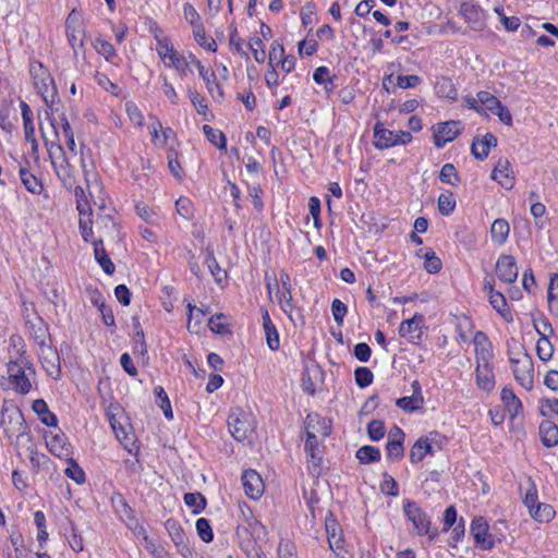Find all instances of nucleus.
I'll list each match as a JSON object with an SVG mask.
<instances>
[{"mask_svg": "<svg viewBox=\"0 0 558 558\" xmlns=\"http://www.w3.org/2000/svg\"><path fill=\"white\" fill-rule=\"evenodd\" d=\"M1 425L9 438L19 437L25 430L24 418L19 409L3 411Z\"/></svg>", "mask_w": 558, "mask_h": 558, "instance_id": "nucleus-10", "label": "nucleus"}, {"mask_svg": "<svg viewBox=\"0 0 558 558\" xmlns=\"http://www.w3.org/2000/svg\"><path fill=\"white\" fill-rule=\"evenodd\" d=\"M22 119L26 140H33L35 136V126L33 122V112L26 102L21 104Z\"/></svg>", "mask_w": 558, "mask_h": 558, "instance_id": "nucleus-37", "label": "nucleus"}, {"mask_svg": "<svg viewBox=\"0 0 558 558\" xmlns=\"http://www.w3.org/2000/svg\"><path fill=\"white\" fill-rule=\"evenodd\" d=\"M356 458L361 463L376 462L380 459V451L373 446H363L356 451Z\"/></svg>", "mask_w": 558, "mask_h": 558, "instance_id": "nucleus-39", "label": "nucleus"}, {"mask_svg": "<svg viewBox=\"0 0 558 558\" xmlns=\"http://www.w3.org/2000/svg\"><path fill=\"white\" fill-rule=\"evenodd\" d=\"M206 263H207L208 269H209L210 274L214 276L215 280L217 282H221L226 278V271L219 267L213 253L207 254Z\"/></svg>", "mask_w": 558, "mask_h": 558, "instance_id": "nucleus-53", "label": "nucleus"}, {"mask_svg": "<svg viewBox=\"0 0 558 558\" xmlns=\"http://www.w3.org/2000/svg\"><path fill=\"white\" fill-rule=\"evenodd\" d=\"M437 90L442 96L456 99L457 98V89L453 87L451 81L449 78H442L440 82L436 85Z\"/></svg>", "mask_w": 558, "mask_h": 558, "instance_id": "nucleus-60", "label": "nucleus"}, {"mask_svg": "<svg viewBox=\"0 0 558 558\" xmlns=\"http://www.w3.org/2000/svg\"><path fill=\"white\" fill-rule=\"evenodd\" d=\"M40 352L39 357L43 364V367L47 372L49 376L52 378H58L61 373L60 364H59V355L56 350H53L50 345H48L45 340L39 342Z\"/></svg>", "mask_w": 558, "mask_h": 558, "instance_id": "nucleus-12", "label": "nucleus"}, {"mask_svg": "<svg viewBox=\"0 0 558 558\" xmlns=\"http://www.w3.org/2000/svg\"><path fill=\"white\" fill-rule=\"evenodd\" d=\"M456 208V201L452 194H440L438 197V210L441 215L448 216Z\"/></svg>", "mask_w": 558, "mask_h": 558, "instance_id": "nucleus-48", "label": "nucleus"}, {"mask_svg": "<svg viewBox=\"0 0 558 558\" xmlns=\"http://www.w3.org/2000/svg\"><path fill=\"white\" fill-rule=\"evenodd\" d=\"M316 7L312 2L305 3L301 9V21L304 26L313 24L315 20Z\"/></svg>", "mask_w": 558, "mask_h": 558, "instance_id": "nucleus-62", "label": "nucleus"}, {"mask_svg": "<svg viewBox=\"0 0 558 558\" xmlns=\"http://www.w3.org/2000/svg\"><path fill=\"white\" fill-rule=\"evenodd\" d=\"M280 282L282 287V291L279 292L278 301L283 310V312L289 316L291 320L292 318V311L294 308L293 298H292V286L290 276L287 272L280 274Z\"/></svg>", "mask_w": 558, "mask_h": 558, "instance_id": "nucleus-18", "label": "nucleus"}, {"mask_svg": "<svg viewBox=\"0 0 558 558\" xmlns=\"http://www.w3.org/2000/svg\"><path fill=\"white\" fill-rule=\"evenodd\" d=\"M501 400L512 415L518 414L522 407L521 401L514 395L513 390L507 387L501 391Z\"/></svg>", "mask_w": 558, "mask_h": 558, "instance_id": "nucleus-36", "label": "nucleus"}, {"mask_svg": "<svg viewBox=\"0 0 558 558\" xmlns=\"http://www.w3.org/2000/svg\"><path fill=\"white\" fill-rule=\"evenodd\" d=\"M460 13L470 23L472 28H481L483 23L481 20V10L471 2H463L460 7Z\"/></svg>", "mask_w": 558, "mask_h": 558, "instance_id": "nucleus-30", "label": "nucleus"}, {"mask_svg": "<svg viewBox=\"0 0 558 558\" xmlns=\"http://www.w3.org/2000/svg\"><path fill=\"white\" fill-rule=\"evenodd\" d=\"M471 533L474 541L484 550H489L494 547L493 535L488 533V524L484 518H475L471 524Z\"/></svg>", "mask_w": 558, "mask_h": 558, "instance_id": "nucleus-14", "label": "nucleus"}, {"mask_svg": "<svg viewBox=\"0 0 558 558\" xmlns=\"http://www.w3.org/2000/svg\"><path fill=\"white\" fill-rule=\"evenodd\" d=\"M404 512L420 535L428 534L429 538L436 536V532L429 534V520L415 502L408 500L404 504Z\"/></svg>", "mask_w": 558, "mask_h": 558, "instance_id": "nucleus-9", "label": "nucleus"}, {"mask_svg": "<svg viewBox=\"0 0 558 558\" xmlns=\"http://www.w3.org/2000/svg\"><path fill=\"white\" fill-rule=\"evenodd\" d=\"M20 178L25 189L33 194H40L43 191V184L37 178L32 174L27 169H20Z\"/></svg>", "mask_w": 558, "mask_h": 558, "instance_id": "nucleus-34", "label": "nucleus"}, {"mask_svg": "<svg viewBox=\"0 0 558 558\" xmlns=\"http://www.w3.org/2000/svg\"><path fill=\"white\" fill-rule=\"evenodd\" d=\"M95 49L98 53L102 54L107 61H110L113 57H116V50L113 46L104 39H96Z\"/></svg>", "mask_w": 558, "mask_h": 558, "instance_id": "nucleus-59", "label": "nucleus"}, {"mask_svg": "<svg viewBox=\"0 0 558 558\" xmlns=\"http://www.w3.org/2000/svg\"><path fill=\"white\" fill-rule=\"evenodd\" d=\"M331 312L335 322L338 325H342L343 317L347 314V305L338 299H335L331 304Z\"/></svg>", "mask_w": 558, "mask_h": 558, "instance_id": "nucleus-63", "label": "nucleus"}, {"mask_svg": "<svg viewBox=\"0 0 558 558\" xmlns=\"http://www.w3.org/2000/svg\"><path fill=\"white\" fill-rule=\"evenodd\" d=\"M496 145V136L492 133H486L482 140L477 137L473 140L471 150L476 159L484 160L488 156L490 147H495Z\"/></svg>", "mask_w": 558, "mask_h": 558, "instance_id": "nucleus-21", "label": "nucleus"}, {"mask_svg": "<svg viewBox=\"0 0 558 558\" xmlns=\"http://www.w3.org/2000/svg\"><path fill=\"white\" fill-rule=\"evenodd\" d=\"M492 306L504 317L509 314V310L507 307V301L502 293L496 292L488 296Z\"/></svg>", "mask_w": 558, "mask_h": 558, "instance_id": "nucleus-49", "label": "nucleus"}, {"mask_svg": "<svg viewBox=\"0 0 558 558\" xmlns=\"http://www.w3.org/2000/svg\"><path fill=\"white\" fill-rule=\"evenodd\" d=\"M189 320H187V328L192 332L197 333L202 324V320L205 316V313L203 310L189 304Z\"/></svg>", "mask_w": 558, "mask_h": 558, "instance_id": "nucleus-38", "label": "nucleus"}, {"mask_svg": "<svg viewBox=\"0 0 558 558\" xmlns=\"http://www.w3.org/2000/svg\"><path fill=\"white\" fill-rule=\"evenodd\" d=\"M62 133L66 141V146L70 151L76 154V144L74 140V133L72 131V128L65 117H62Z\"/></svg>", "mask_w": 558, "mask_h": 558, "instance_id": "nucleus-58", "label": "nucleus"}, {"mask_svg": "<svg viewBox=\"0 0 558 558\" xmlns=\"http://www.w3.org/2000/svg\"><path fill=\"white\" fill-rule=\"evenodd\" d=\"M104 206L98 208L96 219H92L93 213L86 214L80 218V229L85 241L93 240V228L98 233V238L102 234V240L113 238L118 232V225L112 220L109 214H104Z\"/></svg>", "mask_w": 558, "mask_h": 558, "instance_id": "nucleus-1", "label": "nucleus"}, {"mask_svg": "<svg viewBox=\"0 0 558 558\" xmlns=\"http://www.w3.org/2000/svg\"><path fill=\"white\" fill-rule=\"evenodd\" d=\"M496 275L505 283H513L519 275L517 262L511 255H501L496 263Z\"/></svg>", "mask_w": 558, "mask_h": 558, "instance_id": "nucleus-13", "label": "nucleus"}, {"mask_svg": "<svg viewBox=\"0 0 558 558\" xmlns=\"http://www.w3.org/2000/svg\"><path fill=\"white\" fill-rule=\"evenodd\" d=\"M367 433L372 440H379L385 435V424L381 421L373 420L368 423Z\"/></svg>", "mask_w": 558, "mask_h": 558, "instance_id": "nucleus-57", "label": "nucleus"}, {"mask_svg": "<svg viewBox=\"0 0 558 558\" xmlns=\"http://www.w3.org/2000/svg\"><path fill=\"white\" fill-rule=\"evenodd\" d=\"M403 438L404 433L401 428L395 426L390 429L386 446L388 459L398 460L403 456Z\"/></svg>", "mask_w": 558, "mask_h": 558, "instance_id": "nucleus-19", "label": "nucleus"}, {"mask_svg": "<svg viewBox=\"0 0 558 558\" xmlns=\"http://www.w3.org/2000/svg\"><path fill=\"white\" fill-rule=\"evenodd\" d=\"M227 317L223 314H216L208 320V326L211 331L220 335L230 332L229 324L226 322Z\"/></svg>", "mask_w": 558, "mask_h": 558, "instance_id": "nucleus-43", "label": "nucleus"}, {"mask_svg": "<svg viewBox=\"0 0 558 558\" xmlns=\"http://www.w3.org/2000/svg\"><path fill=\"white\" fill-rule=\"evenodd\" d=\"M412 396L403 397L397 400V405L405 412H413L423 407L424 398L421 385L417 380L412 383Z\"/></svg>", "mask_w": 558, "mask_h": 558, "instance_id": "nucleus-20", "label": "nucleus"}, {"mask_svg": "<svg viewBox=\"0 0 558 558\" xmlns=\"http://www.w3.org/2000/svg\"><path fill=\"white\" fill-rule=\"evenodd\" d=\"M175 208L178 214L184 219H191L193 217V204L187 197H180L175 202Z\"/></svg>", "mask_w": 558, "mask_h": 558, "instance_id": "nucleus-55", "label": "nucleus"}, {"mask_svg": "<svg viewBox=\"0 0 558 558\" xmlns=\"http://www.w3.org/2000/svg\"><path fill=\"white\" fill-rule=\"evenodd\" d=\"M423 320L424 317L421 314H415L412 318L403 320L399 328L400 336L408 338L412 343H418L422 336Z\"/></svg>", "mask_w": 558, "mask_h": 558, "instance_id": "nucleus-16", "label": "nucleus"}, {"mask_svg": "<svg viewBox=\"0 0 558 558\" xmlns=\"http://www.w3.org/2000/svg\"><path fill=\"white\" fill-rule=\"evenodd\" d=\"M33 410L37 413L40 421L47 426H56L58 423L57 416L49 411L47 403L43 399H37L33 402Z\"/></svg>", "mask_w": 558, "mask_h": 558, "instance_id": "nucleus-31", "label": "nucleus"}, {"mask_svg": "<svg viewBox=\"0 0 558 558\" xmlns=\"http://www.w3.org/2000/svg\"><path fill=\"white\" fill-rule=\"evenodd\" d=\"M326 533L330 549L335 553L341 549L343 545V539L341 535V530L336 521L331 520L326 522Z\"/></svg>", "mask_w": 558, "mask_h": 558, "instance_id": "nucleus-29", "label": "nucleus"}, {"mask_svg": "<svg viewBox=\"0 0 558 558\" xmlns=\"http://www.w3.org/2000/svg\"><path fill=\"white\" fill-rule=\"evenodd\" d=\"M439 180L452 186L458 185L460 178L456 167L452 163H445L440 170Z\"/></svg>", "mask_w": 558, "mask_h": 558, "instance_id": "nucleus-41", "label": "nucleus"}, {"mask_svg": "<svg viewBox=\"0 0 558 558\" xmlns=\"http://www.w3.org/2000/svg\"><path fill=\"white\" fill-rule=\"evenodd\" d=\"M477 100L489 111L495 112V109L499 107L500 100L488 92L477 93Z\"/></svg>", "mask_w": 558, "mask_h": 558, "instance_id": "nucleus-50", "label": "nucleus"}, {"mask_svg": "<svg viewBox=\"0 0 558 558\" xmlns=\"http://www.w3.org/2000/svg\"><path fill=\"white\" fill-rule=\"evenodd\" d=\"M203 131H204L207 140L213 145H215L218 148H226L227 140H226L225 134L221 131L216 130V129H214V128H211L210 125H207V124H205L203 126Z\"/></svg>", "mask_w": 558, "mask_h": 558, "instance_id": "nucleus-40", "label": "nucleus"}, {"mask_svg": "<svg viewBox=\"0 0 558 558\" xmlns=\"http://www.w3.org/2000/svg\"><path fill=\"white\" fill-rule=\"evenodd\" d=\"M539 437L542 444L551 448L558 445V426L549 421L545 420L539 424Z\"/></svg>", "mask_w": 558, "mask_h": 558, "instance_id": "nucleus-24", "label": "nucleus"}, {"mask_svg": "<svg viewBox=\"0 0 558 558\" xmlns=\"http://www.w3.org/2000/svg\"><path fill=\"white\" fill-rule=\"evenodd\" d=\"M197 70L213 98L217 99L218 101L222 100L223 92L221 86L216 81L215 73L213 71L206 70L201 62H197Z\"/></svg>", "mask_w": 558, "mask_h": 558, "instance_id": "nucleus-23", "label": "nucleus"}, {"mask_svg": "<svg viewBox=\"0 0 558 558\" xmlns=\"http://www.w3.org/2000/svg\"><path fill=\"white\" fill-rule=\"evenodd\" d=\"M527 484L529 487L526 489L523 502L527 507L529 512H531L539 502L537 501V490L534 482L529 478Z\"/></svg>", "mask_w": 558, "mask_h": 558, "instance_id": "nucleus-51", "label": "nucleus"}, {"mask_svg": "<svg viewBox=\"0 0 558 558\" xmlns=\"http://www.w3.org/2000/svg\"><path fill=\"white\" fill-rule=\"evenodd\" d=\"M31 74L37 92L41 95L47 106L51 107L57 98V88L50 73L43 63L35 61L31 64Z\"/></svg>", "mask_w": 558, "mask_h": 558, "instance_id": "nucleus-3", "label": "nucleus"}, {"mask_svg": "<svg viewBox=\"0 0 558 558\" xmlns=\"http://www.w3.org/2000/svg\"><path fill=\"white\" fill-rule=\"evenodd\" d=\"M228 426L236 441H244L254 432L250 415L244 412L231 413L228 418Z\"/></svg>", "mask_w": 558, "mask_h": 558, "instance_id": "nucleus-6", "label": "nucleus"}, {"mask_svg": "<svg viewBox=\"0 0 558 558\" xmlns=\"http://www.w3.org/2000/svg\"><path fill=\"white\" fill-rule=\"evenodd\" d=\"M554 508L548 504H537L536 507L530 512V515L537 522L547 523L555 517Z\"/></svg>", "mask_w": 558, "mask_h": 558, "instance_id": "nucleus-33", "label": "nucleus"}, {"mask_svg": "<svg viewBox=\"0 0 558 558\" xmlns=\"http://www.w3.org/2000/svg\"><path fill=\"white\" fill-rule=\"evenodd\" d=\"M194 37L196 41L199 44V46L210 50L216 51L217 45L213 38H207L205 34V29L202 24L195 25L193 29Z\"/></svg>", "mask_w": 558, "mask_h": 558, "instance_id": "nucleus-44", "label": "nucleus"}, {"mask_svg": "<svg viewBox=\"0 0 558 558\" xmlns=\"http://www.w3.org/2000/svg\"><path fill=\"white\" fill-rule=\"evenodd\" d=\"M461 124L459 121H447L438 123L434 131V143L437 147H444L447 143L452 142L461 133Z\"/></svg>", "mask_w": 558, "mask_h": 558, "instance_id": "nucleus-11", "label": "nucleus"}, {"mask_svg": "<svg viewBox=\"0 0 558 558\" xmlns=\"http://www.w3.org/2000/svg\"><path fill=\"white\" fill-rule=\"evenodd\" d=\"M515 380L525 389L533 387L534 368L532 359L523 354L520 359H511Z\"/></svg>", "mask_w": 558, "mask_h": 558, "instance_id": "nucleus-7", "label": "nucleus"}, {"mask_svg": "<svg viewBox=\"0 0 558 558\" xmlns=\"http://www.w3.org/2000/svg\"><path fill=\"white\" fill-rule=\"evenodd\" d=\"M374 136L376 138L374 144L379 149H385L399 144H407L412 140L411 133L405 131L395 133L388 129L383 128L379 123H377L374 128Z\"/></svg>", "mask_w": 558, "mask_h": 558, "instance_id": "nucleus-5", "label": "nucleus"}, {"mask_svg": "<svg viewBox=\"0 0 558 558\" xmlns=\"http://www.w3.org/2000/svg\"><path fill=\"white\" fill-rule=\"evenodd\" d=\"M8 374L17 392L25 395L31 390L29 378L35 375V369L25 357H22L20 361L10 362L8 364Z\"/></svg>", "mask_w": 558, "mask_h": 558, "instance_id": "nucleus-4", "label": "nucleus"}, {"mask_svg": "<svg viewBox=\"0 0 558 558\" xmlns=\"http://www.w3.org/2000/svg\"><path fill=\"white\" fill-rule=\"evenodd\" d=\"M314 424H310V432L305 442V451L307 453V462L310 471L315 475L320 473V463H322V449L316 438V433H314Z\"/></svg>", "mask_w": 558, "mask_h": 558, "instance_id": "nucleus-8", "label": "nucleus"}, {"mask_svg": "<svg viewBox=\"0 0 558 558\" xmlns=\"http://www.w3.org/2000/svg\"><path fill=\"white\" fill-rule=\"evenodd\" d=\"M492 179L497 181L502 187L510 190L514 184V174L510 161L507 158H500L493 169Z\"/></svg>", "mask_w": 558, "mask_h": 558, "instance_id": "nucleus-15", "label": "nucleus"}, {"mask_svg": "<svg viewBox=\"0 0 558 558\" xmlns=\"http://www.w3.org/2000/svg\"><path fill=\"white\" fill-rule=\"evenodd\" d=\"M433 448L432 445L428 442L427 438H420L415 441L413 445L411 452H410V459L413 463H417L422 461L427 453H432Z\"/></svg>", "mask_w": 558, "mask_h": 558, "instance_id": "nucleus-32", "label": "nucleus"}, {"mask_svg": "<svg viewBox=\"0 0 558 558\" xmlns=\"http://www.w3.org/2000/svg\"><path fill=\"white\" fill-rule=\"evenodd\" d=\"M424 268L429 274H436L441 269V260L434 253H427L425 256Z\"/></svg>", "mask_w": 558, "mask_h": 558, "instance_id": "nucleus-64", "label": "nucleus"}, {"mask_svg": "<svg viewBox=\"0 0 558 558\" xmlns=\"http://www.w3.org/2000/svg\"><path fill=\"white\" fill-rule=\"evenodd\" d=\"M196 530L198 536L206 543H209L213 541V530L211 526L205 518H201L196 521Z\"/></svg>", "mask_w": 558, "mask_h": 558, "instance_id": "nucleus-52", "label": "nucleus"}, {"mask_svg": "<svg viewBox=\"0 0 558 558\" xmlns=\"http://www.w3.org/2000/svg\"><path fill=\"white\" fill-rule=\"evenodd\" d=\"M47 446L49 451L58 457L68 456V449L65 448V439L63 435H51L47 438Z\"/></svg>", "mask_w": 558, "mask_h": 558, "instance_id": "nucleus-35", "label": "nucleus"}, {"mask_svg": "<svg viewBox=\"0 0 558 558\" xmlns=\"http://www.w3.org/2000/svg\"><path fill=\"white\" fill-rule=\"evenodd\" d=\"M509 232L510 227L507 220L498 218L492 223L490 236L496 244H505L509 236Z\"/></svg>", "mask_w": 558, "mask_h": 558, "instance_id": "nucleus-28", "label": "nucleus"}, {"mask_svg": "<svg viewBox=\"0 0 558 558\" xmlns=\"http://www.w3.org/2000/svg\"><path fill=\"white\" fill-rule=\"evenodd\" d=\"M157 46L156 51L162 62L168 68H174L181 77L186 76L187 70H190V63L187 59L181 56L171 44L168 37H159L156 35Z\"/></svg>", "mask_w": 558, "mask_h": 558, "instance_id": "nucleus-2", "label": "nucleus"}, {"mask_svg": "<svg viewBox=\"0 0 558 558\" xmlns=\"http://www.w3.org/2000/svg\"><path fill=\"white\" fill-rule=\"evenodd\" d=\"M64 473L68 477L73 480L76 484H83L85 482V473H84L83 469L73 459L69 460V464H68Z\"/></svg>", "mask_w": 558, "mask_h": 558, "instance_id": "nucleus-45", "label": "nucleus"}, {"mask_svg": "<svg viewBox=\"0 0 558 558\" xmlns=\"http://www.w3.org/2000/svg\"><path fill=\"white\" fill-rule=\"evenodd\" d=\"M250 48L252 50V53L254 56V59L258 63H263L265 61V51H264V44L260 38L255 37L250 40Z\"/></svg>", "mask_w": 558, "mask_h": 558, "instance_id": "nucleus-61", "label": "nucleus"}, {"mask_svg": "<svg viewBox=\"0 0 558 558\" xmlns=\"http://www.w3.org/2000/svg\"><path fill=\"white\" fill-rule=\"evenodd\" d=\"M536 353L539 360L549 361L554 354V345L548 337H539L536 343Z\"/></svg>", "mask_w": 558, "mask_h": 558, "instance_id": "nucleus-42", "label": "nucleus"}, {"mask_svg": "<svg viewBox=\"0 0 558 558\" xmlns=\"http://www.w3.org/2000/svg\"><path fill=\"white\" fill-rule=\"evenodd\" d=\"M355 381L361 388H365L373 381V373L367 367H357L354 372Z\"/></svg>", "mask_w": 558, "mask_h": 558, "instance_id": "nucleus-56", "label": "nucleus"}, {"mask_svg": "<svg viewBox=\"0 0 558 558\" xmlns=\"http://www.w3.org/2000/svg\"><path fill=\"white\" fill-rule=\"evenodd\" d=\"M184 502L189 507H194V512H201L206 506V499L199 493H187L184 495Z\"/></svg>", "mask_w": 558, "mask_h": 558, "instance_id": "nucleus-46", "label": "nucleus"}, {"mask_svg": "<svg viewBox=\"0 0 558 558\" xmlns=\"http://www.w3.org/2000/svg\"><path fill=\"white\" fill-rule=\"evenodd\" d=\"M242 483L244 492L250 498L258 499L263 495L264 482L256 471H245L242 475Z\"/></svg>", "mask_w": 558, "mask_h": 558, "instance_id": "nucleus-17", "label": "nucleus"}, {"mask_svg": "<svg viewBox=\"0 0 558 558\" xmlns=\"http://www.w3.org/2000/svg\"><path fill=\"white\" fill-rule=\"evenodd\" d=\"M474 344L477 363H489L493 354L490 350V343L486 335L482 331H477L474 335Z\"/></svg>", "mask_w": 558, "mask_h": 558, "instance_id": "nucleus-25", "label": "nucleus"}, {"mask_svg": "<svg viewBox=\"0 0 558 558\" xmlns=\"http://www.w3.org/2000/svg\"><path fill=\"white\" fill-rule=\"evenodd\" d=\"M154 392L157 397V400L159 401V407L162 409L165 416L167 418H172L173 415H172L170 400H169L167 393L165 392L163 388L158 386L154 389Z\"/></svg>", "mask_w": 558, "mask_h": 558, "instance_id": "nucleus-47", "label": "nucleus"}, {"mask_svg": "<svg viewBox=\"0 0 558 558\" xmlns=\"http://www.w3.org/2000/svg\"><path fill=\"white\" fill-rule=\"evenodd\" d=\"M94 244V254L98 264L101 266L102 270L107 275H112L114 272V264L111 262L108 256L106 250L104 248V240L102 234L97 240H92Z\"/></svg>", "mask_w": 558, "mask_h": 558, "instance_id": "nucleus-26", "label": "nucleus"}, {"mask_svg": "<svg viewBox=\"0 0 558 558\" xmlns=\"http://www.w3.org/2000/svg\"><path fill=\"white\" fill-rule=\"evenodd\" d=\"M476 385L480 389L490 391L495 387V379L490 363H480L476 366Z\"/></svg>", "mask_w": 558, "mask_h": 558, "instance_id": "nucleus-22", "label": "nucleus"}, {"mask_svg": "<svg viewBox=\"0 0 558 558\" xmlns=\"http://www.w3.org/2000/svg\"><path fill=\"white\" fill-rule=\"evenodd\" d=\"M306 435L310 432V424H314V433H316V438L322 437L325 438L329 436L331 426L330 421L327 418L320 417L317 414H308L306 417Z\"/></svg>", "mask_w": 558, "mask_h": 558, "instance_id": "nucleus-27", "label": "nucleus"}, {"mask_svg": "<svg viewBox=\"0 0 558 558\" xmlns=\"http://www.w3.org/2000/svg\"><path fill=\"white\" fill-rule=\"evenodd\" d=\"M94 304L97 306L98 311L101 314L102 322L107 326L114 325V316L110 307H108L100 298H96L94 300Z\"/></svg>", "mask_w": 558, "mask_h": 558, "instance_id": "nucleus-54", "label": "nucleus"}]
</instances>
